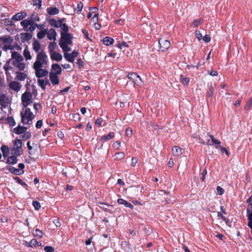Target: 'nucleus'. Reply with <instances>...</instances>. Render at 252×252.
<instances>
[{
  "label": "nucleus",
  "instance_id": "cd10ccee",
  "mask_svg": "<svg viewBox=\"0 0 252 252\" xmlns=\"http://www.w3.org/2000/svg\"><path fill=\"white\" fill-rule=\"evenodd\" d=\"M23 56L25 57L26 60H31L32 58V57L31 55V53L28 50V47L26 46L25 49L23 51Z\"/></svg>",
  "mask_w": 252,
  "mask_h": 252
},
{
  "label": "nucleus",
  "instance_id": "f3484780",
  "mask_svg": "<svg viewBox=\"0 0 252 252\" xmlns=\"http://www.w3.org/2000/svg\"><path fill=\"white\" fill-rule=\"evenodd\" d=\"M6 167V169L8 170L12 174L17 175H20L24 173V170L21 171L20 169L16 168L13 166H7Z\"/></svg>",
  "mask_w": 252,
  "mask_h": 252
},
{
  "label": "nucleus",
  "instance_id": "f257e3e1",
  "mask_svg": "<svg viewBox=\"0 0 252 252\" xmlns=\"http://www.w3.org/2000/svg\"><path fill=\"white\" fill-rule=\"evenodd\" d=\"M20 116L21 117V122L24 125H31L32 123V120L35 116L28 107H23L20 112Z\"/></svg>",
  "mask_w": 252,
  "mask_h": 252
},
{
  "label": "nucleus",
  "instance_id": "9d476101",
  "mask_svg": "<svg viewBox=\"0 0 252 252\" xmlns=\"http://www.w3.org/2000/svg\"><path fill=\"white\" fill-rule=\"evenodd\" d=\"M9 88L12 91L18 92L21 88L20 84L15 81H11L8 84Z\"/></svg>",
  "mask_w": 252,
  "mask_h": 252
},
{
  "label": "nucleus",
  "instance_id": "2f4dec72",
  "mask_svg": "<svg viewBox=\"0 0 252 252\" xmlns=\"http://www.w3.org/2000/svg\"><path fill=\"white\" fill-rule=\"evenodd\" d=\"M5 122L10 126H13L16 125V122L12 116L8 117L6 119Z\"/></svg>",
  "mask_w": 252,
  "mask_h": 252
},
{
  "label": "nucleus",
  "instance_id": "0e129e2a",
  "mask_svg": "<svg viewBox=\"0 0 252 252\" xmlns=\"http://www.w3.org/2000/svg\"><path fill=\"white\" fill-rule=\"evenodd\" d=\"M125 132L127 136H131L132 133V129L130 127H127L126 129Z\"/></svg>",
  "mask_w": 252,
  "mask_h": 252
},
{
  "label": "nucleus",
  "instance_id": "052dcab7",
  "mask_svg": "<svg viewBox=\"0 0 252 252\" xmlns=\"http://www.w3.org/2000/svg\"><path fill=\"white\" fill-rule=\"evenodd\" d=\"M31 136V134L30 132L28 131H25L24 133H23V134L22 135L23 139L24 140H27L29 139Z\"/></svg>",
  "mask_w": 252,
  "mask_h": 252
},
{
  "label": "nucleus",
  "instance_id": "4be33fe9",
  "mask_svg": "<svg viewBox=\"0 0 252 252\" xmlns=\"http://www.w3.org/2000/svg\"><path fill=\"white\" fill-rule=\"evenodd\" d=\"M52 70L54 74L60 75L62 73V68L58 63H54L52 65Z\"/></svg>",
  "mask_w": 252,
  "mask_h": 252
},
{
  "label": "nucleus",
  "instance_id": "37998d69",
  "mask_svg": "<svg viewBox=\"0 0 252 252\" xmlns=\"http://www.w3.org/2000/svg\"><path fill=\"white\" fill-rule=\"evenodd\" d=\"M64 57L66 60L70 63H73L74 61V59H73V57L71 56L70 53L66 52L64 53Z\"/></svg>",
  "mask_w": 252,
  "mask_h": 252
},
{
  "label": "nucleus",
  "instance_id": "6ab92c4d",
  "mask_svg": "<svg viewBox=\"0 0 252 252\" xmlns=\"http://www.w3.org/2000/svg\"><path fill=\"white\" fill-rule=\"evenodd\" d=\"M51 59L52 60H54L57 62L60 61L62 60L63 57L62 55L57 52H54L50 54Z\"/></svg>",
  "mask_w": 252,
  "mask_h": 252
},
{
  "label": "nucleus",
  "instance_id": "680f3d73",
  "mask_svg": "<svg viewBox=\"0 0 252 252\" xmlns=\"http://www.w3.org/2000/svg\"><path fill=\"white\" fill-rule=\"evenodd\" d=\"M114 148L117 150H119L121 147V143L119 141H116L113 145Z\"/></svg>",
  "mask_w": 252,
  "mask_h": 252
},
{
  "label": "nucleus",
  "instance_id": "f03ea898",
  "mask_svg": "<svg viewBox=\"0 0 252 252\" xmlns=\"http://www.w3.org/2000/svg\"><path fill=\"white\" fill-rule=\"evenodd\" d=\"M69 27L68 25H63V31L61 32V39L59 45L71 44L72 43L73 36L68 33Z\"/></svg>",
  "mask_w": 252,
  "mask_h": 252
},
{
  "label": "nucleus",
  "instance_id": "774afa93",
  "mask_svg": "<svg viewBox=\"0 0 252 252\" xmlns=\"http://www.w3.org/2000/svg\"><path fill=\"white\" fill-rule=\"evenodd\" d=\"M217 191L219 195H222L224 193V190L220 186H218L217 187Z\"/></svg>",
  "mask_w": 252,
  "mask_h": 252
},
{
  "label": "nucleus",
  "instance_id": "c85d7f7f",
  "mask_svg": "<svg viewBox=\"0 0 252 252\" xmlns=\"http://www.w3.org/2000/svg\"><path fill=\"white\" fill-rule=\"evenodd\" d=\"M0 149L2 153L3 156L4 158L7 157L9 155V150L8 146L5 145H2L1 146Z\"/></svg>",
  "mask_w": 252,
  "mask_h": 252
},
{
  "label": "nucleus",
  "instance_id": "bb28decb",
  "mask_svg": "<svg viewBox=\"0 0 252 252\" xmlns=\"http://www.w3.org/2000/svg\"><path fill=\"white\" fill-rule=\"evenodd\" d=\"M17 162V157L15 156H11L8 157L6 163L9 164H15Z\"/></svg>",
  "mask_w": 252,
  "mask_h": 252
},
{
  "label": "nucleus",
  "instance_id": "aec40b11",
  "mask_svg": "<svg viewBox=\"0 0 252 252\" xmlns=\"http://www.w3.org/2000/svg\"><path fill=\"white\" fill-rule=\"evenodd\" d=\"M183 149L178 146H173L172 149L173 155L176 157H179L182 154Z\"/></svg>",
  "mask_w": 252,
  "mask_h": 252
},
{
  "label": "nucleus",
  "instance_id": "4c0bfd02",
  "mask_svg": "<svg viewBox=\"0 0 252 252\" xmlns=\"http://www.w3.org/2000/svg\"><path fill=\"white\" fill-rule=\"evenodd\" d=\"M202 22L203 20L201 19L194 20L191 24L190 26L192 28H197Z\"/></svg>",
  "mask_w": 252,
  "mask_h": 252
},
{
  "label": "nucleus",
  "instance_id": "bf43d9fd",
  "mask_svg": "<svg viewBox=\"0 0 252 252\" xmlns=\"http://www.w3.org/2000/svg\"><path fill=\"white\" fill-rule=\"evenodd\" d=\"M70 44H65V45H60V47L65 52H69L71 51V48L68 47V45Z\"/></svg>",
  "mask_w": 252,
  "mask_h": 252
},
{
  "label": "nucleus",
  "instance_id": "b1692460",
  "mask_svg": "<svg viewBox=\"0 0 252 252\" xmlns=\"http://www.w3.org/2000/svg\"><path fill=\"white\" fill-rule=\"evenodd\" d=\"M47 12L50 15H54L58 14L60 11L56 7H49L47 8Z\"/></svg>",
  "mask_w": 252,
  "mask_h": 252
},
{
  "label": "nucleus",
  "instance_id": "7ed1b4c3",
  "mask_svg": "<svg viewBox=\"0 0 252 252\" xmlns=\"http://www.w3.org/2000/svg\"><path fill=\"white\" fill-rule=\"evenodd\" d=\"M48 63V56L44 51L42 50L37 54L36 61L33 64V68L38 67H45Z\"/></svg>",
  "mask_w": 252,
  "mask_h": 252
},
{
  "label": "nucleus",
  "instance_id": "a18cd8bd",
  "mask_svg": "<svg viewBox=\"0 0 252 252\" xmlns=\"http://www.w3.org/2000/svg\"><path fill=\"white\" fill-rule=\"evenodd\" d=\"M83 8V3L82 2H79L77 3V8H75L76 13L78 14H80Z\"/></svg>",
  "mask_w": 252,
  "mask_h": 252
},
{
  "label": "nucleus",
  "instance_id": "423d86ee",
  "mask_svg": "<svg viewBox=\"0 0 252 252\" xmlns=\"http://www.w3.org/2000/svg\"><path fill=\"white\" fill-rule=\"evenodd\" d=\"M158 44L159 46V49L162 52H164L167 50L170 46V42L169 41L162 38L159 39Z\"/></svg>",
  "mask_w": 252,
  "mask_h": 252
},
{
  "label": "nucleus",
  "instance_id": "a211bd4d",
  "mask_svg": "<svg viewBox=\"0 0 252 252\" xmlns=\"http://www.w3.org/2000/svg\"><path fill=\"white\" fill-rule=\"evenodd\" d=\"M46 34L49 40H55L56 39L57 33L54 29H50L48 31H47Z\"/></svg>",
  "mask_w": 252,
  "mask_h": 252
},
{
  "label": "nucleus",
  "instance_id": "a19ab883",
  "mask_svg": "<svg viewBox=\"0 0 252 252\" xmlns=\"http://www.w3.org/2000/svg\"><path fill=\"white\" fill-rule=\"evenodd\" d=\"M47 33V29H44L39 32L37 34V37L38 39H42L45 37Z\"/></svg>",
  "mask_w": 252,
  "mask_h": 252
},
{
  "label": "nucleus",
  "instance_id": "2eb2a0df",
  "mask_svg": "<svg viewBox=\"0 0 252 252\" xmlns=\"http://www.w3.org/2000/svg\"><path fill=\"white\" fill-rule=\"evenodd\" d=\"M32 32H26L21 34L22 41L24 43L29 41L32 37Z\"/></svg>",
  "mask_w": 252,
  "mask_h": 252
},
{
  "label": "nucleus",
  "instance_id": "3c124183",
  "mask_svg": "<svg viewBox=\"0 0 252 252\" xmlns=\"http://www.w3.org/2000/svg\"><path fill=\"white\" fill-rule=\"evenodd\" d=\"M208 135L209 136V137L211 139L212 141L214 144L219 145L220 144V141L217 139H216L213 135L209 134V133H208Z\"/></svg>",
  "mask_w": 252,
  "mask_h": 252
},
{
  "label": "nucleus",
  "instance_id": "f704fd0d",
  "mask_svg": "<svg viewBox=\"0 0 252 252\" xmlns=\"http://www.w3.org/2000/svg\"><path fill=\"white\" fill-rule=\"evenodd\" d=\"M13 65L18 68L20 71H23L25 68V64L24 63H12Z\"/></svg>",
  "mask_w": 252,
  "mask_h": 252
},
{
  "label": "nucleus",
  "instance_id": "412c9836",
  "mask_svg": "<svg viewBox=\"0 0 252 252\" xmlns=\"http://www.w3.org/2000/svg\"><path fill=\"white\" fill-rule=\"evenodd\" d=\"M117 202L119 204H123L126 207H128L130 208L131 209H133L134 208V206L133 205H132L131 203L127 202L126 200L122 199V198H119L117 200Z\"/></svg>",
  "mask_w": 252,
  "mask_h": 252
},
{
  "label": "nucleus",
  "instance_id": "de8ad7c7",
  "mask_svg": "<svg viewBox=\"0 0 252 252\" xmlns=\"http://www.w3.org/2000/svg\"><path fill=\"white\" fill-rule=\"evenodd\" d=\"M30 17L34 22H39L40 21V18L37 13H33L32 14Z\"/></svg>",
  "mask_w": 252,
  "mask_h": 252
},
{
  "label": "nucleus",
  "instance_id": "49530a36",
  "mask_svg": "<svg viewBox=\"0 0 252 252\" xmlns=\"http://www.w3.org/2000/svg\"><path fill=\"white\" fill-rule=\"evenodd\" d=\"M17 76L19 80L23 81L27 77V75L23 72H18Z\"/></svg>",
  "mask_w": 252,
  "mask_h": 252
},
{
  "label": "nucleus",
  "instance_id": "c03bdc74",
  "mask_svg": "<svg viewBox=\"0 0 252 252\" xmlns=\"http://www.w3.org/2000/svg\"><path fill=\"white\" fill-rule=\"evenodd\" d=\"M14 146L17 148H22V142L21 139H17L14 142Z\"/></svg>",
  "mask_w": 252,
  "mask_h": 252
},
{
  "label": "nucleus",
  "instance_id": "473e14b6",
  "mask_svg": "<svg viewBox=\"0 0 252 252\" xmlns=\"http://www.w3.org/2000/svg\"><path fill=\"white\" fill-rule=\"evenodd\" d=\"M57 47V43L55 42H51L48 45V48L49 54L55 52V49Z\"/></svg>",
  "mask_w": 252,
  "mask_h": 252
},
{
  "label": "nucleus",
  "instance_id": "e433bc0d",
  "mask_svg": "<svg viewBox=\"0 0 252 252\" xmlns=\"http://www.w3.org/2000/svg\"><path fill=\"white\" fill-rule=\"evenodd\" d=\"M10 61H11V59L7 60L6 61L5 64L3 67V69L5 71V74H6V75H7V74H8V71L9 70L12 69V67L9 65Z\"/></svg>",
  "mask_w": 252,
  "mask_h": 252
},
{
  "label": "nucleus",
  "instance_id": "e2e57ef3",
  "mask_svg": "<svg viewBox=\"0 0 252 252\" xmlns=\"http://www.w3.org/2000/svg\"><path fill=\"white\" fill-rule=\"evenodd\" d=\"M44 250L46 252H54L55 251L53 247L48 246L45 247Z\"/></svg>",
  "mask_w": 252,
  "mask_h": 252
},
{
  "label": "nucleus",
  "instance_id": "69168bd1",
  "mask_svg": "<svg viewBox=\"0 0 252 252\" xmlns=\"http://www.w3.org/2000/svg\"><path fill=\"white\" fill-rule=\"evenodd\" d=\"M41 108V105L39 103H34L33 104V108L35 111V113H36L37 111Z\"/></svg>",
  "mask_w": 252,
  "mask_h": 252
},
{
  "label": "nucleus",
  "instance_id": "4468645a",
  "mask_svg": "<svg viewBox=\"0 0 252 252\" xmlns=\"http://www.w3.org/2000/svg\"><path fill=\"white\" fill-rule=\"evenodd\" d=\"M8 98L6 95L2 94L0 95V104L2 107L6 108L8 106Z\"/></svg>",
  "mask_w": 252,
  "mask_h": 252
},
{
  "label": "nucleus",
  "instance_id": "5701e85b",
  "mask_svg": "<svg viewBox=\"0 0 252 252\" xmlns=\"http://www.w3.org/2000/svg\"><path fill=\"white\" fill-rule=\"evenodd\" d=\"M27 130V128L25 126H18L17 127L13 129V132L17 134H20L24 133Z\"/></svg>",
  "mask_w": 252,
  "mask_h": 252
},
{
  "label": "nucleus",
  "instance_id": "6e6552de",
  "mask_svg": "<svg viewBox=\"0 0 252 252\" xmlns=\"http://www.w3.org/2000/svg\"><path fill=\"white\" fill-rule=\"evenodd\" d=\"M249 203L247 209L248 222H252V197H250L246 201Z\"/></svg>",
  "mask_w": 252,
  "mask_h": 252
},
{
  "label": "nucleus",
  "instance_id": "c756f323",
  "mask_svg": "<svg viewBox=\"0 0 252 252\" xmlns=\"http://www.w3.org/2000/svg\"><path fill=\"white\" fill-rule=\"evenodd\" d=\"M114 42V39L110 37L106 36L103 39V43L106 46L112 44Z\"/></svg>",
  "mask_w": 252,
  "mask_h": 252
},
{
  "label": "nucleus",
  "instance_id": "09e8293b",
  "mask_svg": "<svg viewBox=\"0 0 252 252\" xmlns=\"http://www.w3.org/2000/svg\"><path fill=\"white\" fill-rule=\"evenodd\" d=\"M42 0H32V4L33 6H38L39 9H41V8Z\"/></svg>",
  "mask_w": 252,
  "mask_h": 252
},
{
  "label": "nucleus",
  "instance_id": "f8f14e48",
  "mask_svg": "<svg viewBox=\"0 0 252 252\" xmlns=\"http://www.w3.org/2000/svg\"><path fill=\"white\" fill-rule=\"evenodd\" d=\"M58 75L54 74L53 71H51L49 74V79L53 85H58L59 83V79Z\"/></svg>",
  "mask_w": 252,
  "mask_h": 252
},
{
  "label": "nucleus",
  "instance_id": "8fccbe9b",
  "mask_svg": "<svg viewBox=\"0 0 252 252\" xmlns=\"http://www.w3.org/2000/svg\"><path fill=\"white\" fill-rule=\"evenodd\" d=\"M33 235L36 237L41 238L43 235L42 232L39 229H35L34 232L33 233Z\"/></svg>",
  "mask_w": 252,
  "mask_h": 252
},
{
  "label": "nucleus",
  "instance_id": "1a4fd4ad",
  "mask_svg": "<svg viewBox=\"0 0 252 252\" xmlns=\"http://www.w3.org/2000/svg\"><path fill=\"white\" fill-rule=\"evenodd\" d=\"M11 59L13 63H18L22 62L24 60L23 57L17 52L13 51L11 53Z\"/></svg>",
  "mask_w": 252,
  "mask_h": 252
},
{
  "label": "nucleus",
  "instance_id": "6e6d98bb",
  "mask_svg": "<svg viewBox=\"0 0 252 252\" xmlns=\"http://www.w3.org/2000/svg\"><path fill=\"white\" fill-rule=\"evenodd\" d=\"M23 154V150L22 148H15L14 149V154L15 156H20Z\"/></svg>",
  "mask_w": 252,
  "mask_h": 252
},
{
  "label": "nucleus",
  "instance_id": "ea45409f",
  "mask_svg": "<svg viewBox=\"0 0 252 252\" xmlns=\"http://www.w3.org/2000/svg\"><path fill=\"white\" fill-rule=\"evenodd\" d=\"M125 158V154L124 153L121 152H117L115 155V160H119L121 159H123Z\"/></svg>",
  "mask_w": 252,
  "mask_h": 252
},
{
  "label": "nucleus",
  "instance_id": "0eeeda50",
  "mask_svg": "<svg viewBox=\"0 0 252 252\" xmlns=\"http://www.w3.org/2000/svg\"><path fill=\"white\" fill-rule=\"evenodd\" d=\"M42 67H33L35 74L37 78H40L46 76L48 74V71L45 69H42Z\"/></svg>",
  "mask_w": 252,
  "mask_h": 252
},
{
  "label": "nucleus",
  "instance_id": "338daca9",
  "mask_svg": "<svg viewBox=\"0 0 252 252\" xmlns=\"http://www.w3.org/2000/svg\"><path fill=\"white\" fill-rule=\"evenodd\" d=\"M195 37L200 41L202 38V35L199 31H196L195 32Z\"/></svg>",
  "mask_w": 252,
  "mask_h": 252
},
{
  "label": "nucleus",
  "instance_id": "20e7f679",
  "mask_svg": "<svg viewBox=\"0 0 252 252\" xmlns=\"http://www.w3.org/2000/svg\"><path fill=\"white\" fill-rule=\"evenodd\" d=\"M20 24L24 30L27 32H32L36 29V27H37V24L35 23V22L30 17L28 19L22 20Z\"/></svg>",
  "mask_w": 252,
  "mask_h": 252
},
{
  "label": "nucleus",
  "instance_id": "603ef678",
  "mask_svg": "<svg viewBox=\"0 0 252 252\" xmlns=\"http://www.w3.org/2000/svg\"><path fill=\"white\" fill-rule=\"evenodd\" d=\"M14 180L18 183L23 187H27V185L26 183L24 182L19 177H15L14 178Z\"/></svg>",
  "mask_w": 252,
  "mask_h": 252
},
{
  "label": "nucleus",
  "instance_id": "72a5a7b5",
  "mask_svg": "<svg viewBox=\"0 0 252 252\" xmlns=\"http://www.w3.org/2000/svg\"><path fill=\"white\" fill-rule=\"evenodd\" d=\"M48 23L51 26L56 28H59L60 27V25H58L57 21L54 18L50 19L48 20Z\"/></svg>",
  "mask_w": 252,
  "mask_h": 252
},
{
  "label": "nucleus",
  "instance_id": "79ce46f5",
  "mask_svg": "<svg viewBox=\"0 0 252 252\" xmlns=\"http://www.w3.org/2000/svg\"><path fill=\"white\" fill-rule=\"evenodd\" d=\"M180 81L184 85H188L189 82V78L185 77L183 75H181Z\"/></svg>",
  "mask_w": 252,
  "mask_h": 252
},
{
  "label": "nucleus",
  "instance_id": "9b49d317",
  "mask_svg": "<svg viewBox=\"0 0 252 252\" xmlns=\"http://www.w3.org/2000/svg\"><path fill=\"white\" fill-rule=\"evenodd\" d=\"M27 16V13L25 11H21L20 12H18L13 15L11 18L12 20L14 21H20L23 20L25 18H26Z\"/></svg>",
  "mask_w": 252,
  "mask_h": 252
},
{
  "label": "nucleus",
  "instance_id": "a878e982",
  "mask_svg": "<svg viewBox=\"0 0 252 252\" xmlns=\"http://www.w3.org/2000/svg\"><path fill=\"white\" fill-rule=\"evenodd\" d=\"M115 136V133L113 132H111L107 135H103L100 137V141H108L112 139Z\"/></svg>",
  "mask_w": 252,
  "mask_h": 252
},
{
  "label": "nucleus",
  "instance_id": "ddd939ff",
  "mask_svg": "<svg viewBox=\"0 0 252 252\" xmlns=\"http://www.w3.org/2000/svg\"><path fill=\"white\" fill-rule=\"evenodd\" d=\"M13 42V38L10 35H5L0 36V43L10 44Z\"/></svg>",
  "mask_w": 252,
  "mask_h": 252
},
{
  "label": "nucleus",
  "instance_id": "dca6fc26",
  "mask_svg": "<svg viewBox=\"0 0 252 252\" xmlns=\"http://www.w3.org/2000/svg\"><path fill=\"white\" fill-rule=\"evenodd\" d=\"M127 77L129 79L132 80L134 83H136L138 79L141 80L140 76L135 72L128 73Z\"/></svg>",
  "mask_w": 252,
  "mask_h": 252
},
{
  "label": "nucleus",
  "instance_id": "5fc2aeb1",
  "mask_svg": "<svg viewBox=\"0 0 252 252\" xmlns=\"http://www.w3.org/2000/svg\"><path fill=\"white\" fill-rule=\"evenodd\" d=\"M29 243H30L29 244L30 247H31V248H33V247H36V246L38 245V242L35 239H32L29 242Z\"/></svg>",
  "mask_w": 252,
  "mask_h": 252
},
{
  "label": "nucleus",
  "instance_id": "393cba45",
  "mask_svg": "<svg viewBox=\"0 0 252 252\" xmlns=\"http://www.w3.org/2000/svg\"><path fill=\"white\" fill-rule=\"evenodd\" d=\"M32 48L36 53L40 52L39 51L41 48V44L39 41L35 40L32 43Z\"/></svg>",
  "mask_w": 252,
  "mask_h": 252
},
{
  "label": "nucleus",
  "instance_id": "39448f33",
  "mask_svg": "<svg viewBox=\"0 0 252 252\" xmlns=\"http://www.w3.org/2000/svg\"><path fill=\"white\" fill-rule=\"evenodd\" d=\"M21 100L23 107H28V105L32 103V93L26 92L22 94Z\"/></svg>",
  "mask_w": 252,
  "mask_h": 252
},
{
  "label": "nucleus",
  "instance_id": "58836bf2",
  "mask_svg": "<svg viewBox=\"0 0 252 252\" xmlns=\"http://www.w3.org/2000/svg\"><path fill=\"white\" fill-rule=\"evenodd\" d=\"M214 93V88L211 84L209 87V90L207 92L206 95L208 97H212Z\"/></svg>",
  "mask_w": 252,
  "mask_h": 252
},
{
  "label": "nucleus",
  "instance_id": "4d7b16f0",
  "mask_svg": "<svg viewBox=\"0 0 252 252\" xmlns=\"http://www.w3.org/2000/svg\"><path fill=\"white\" fill-rule=\"evenodd\" d=\"M64 20H65V18H63L59 19L57 21L58 25H60L61 26L60 28H61L62 31H63V27L64 25H67L65 23H63V22Z\"/></svg>",
  "mask_w": 252,
  "mask_h": 252
},
{
  "label": "nucleus",
  "instance_id": "13d9d810",
  "mask_svg": "<svg viewBox=\"0 0 252 252\" xmlns=\"http://www.w3.org/2000/svg\"><path fill=\"white\" fill-rule=\"evenodd\" d=\"M32 204L36 210H38L41 207L40 203L37 201H33Z\"/></svg>",
  "mask_w": 252,
  "mask_h": 252
},
{
  "label": "nucleus",
  "instance_id": "c9c22d12",
  "mask_svg": "<svg viewBox=\"0 0 252 252\" xmlns=\"http://www.w3.org/2000/svg\"><path fill=\"white\" fill-rule=\"evenodd\" d=\"M13 65L18 68L20 71H23L25 68V64L24 63H12Z\"/></svg>",
  "mask_w": 252,
  "mask_h": 252
},
{
  "label": "nucleus",
  "instance_id": "864d4df0",
  "mask_svg": "<svg viewBox=\"0 0 252 252\" xmlns=\"http://www.w3.org/2000/svg\"><path fill=\"white\" fill-rule=\"evenodd\" d=\"M218 217L219 219H221L225 221L226 224H227L229 222L228 220H227L225 217H224L221 213L220 212L218 213Z\"/></svg>",
  "mask_w": 252,
  "mask_h": 252
},
{
  "label": "nucleus",
  "instance_id": "7c9ffc66",
  "mask_svg": "<svg viewBox=\"0 0 252 252\" xmlns=\"http://www.w3.org/2000/svg\"><path fill=\"white\" fill-rule=\"evenodd\" d=\"M37 83L39 85V86L41 87V88L43 90H45V89H46V86L47 85V84H49L50 85L49 83L48 82V81H45L43 79H38L37 80Z\"/></svg>",
  "mask_w": 252,
  "mask_h": 252
}]
</instances>
